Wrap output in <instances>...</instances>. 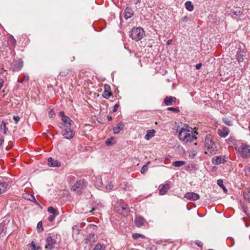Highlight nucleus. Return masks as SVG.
Returning <instances> with one entry per match:
<instances>
[{"label": "nucleus", "mask_w": 250, "mask_h": 250, "mask_svg": "<svg viewBox=\"0 0 250 250\" xmlns=\"http://www.w3.org/2000/svg\"><path fill=\"white\" fill-rule=\"evenodd\" d=\"M37 229L38 230V231L39 232H41L43 230L42 224L41 222H40L38 223Z\"/></svg>", "instance_id": "obj_39"}, {"label": "nucleus", "mask_w": 250, "mask_h": 250, "mask_svg": "<svg viewBox=\"0 0 250 250\" xmlns=\"http://www.w3.org/2000/svg\"><path fill=\"white\" fill-rule=\"evenodd\" d=\"M217 184L218 186H219L220 187H222L224 186L223 185V180L219 179L217 180Z\"/></svg>", "instance_id": "obj_44"}, {"label": "nucleus", "mask_w": 250, "mask_h": 250, "mask_svg": "<svg viewBox=\"0 0 250 250\" xmlns=\"http://www.w3.org/2000/svg\"><path fill=\"white\" fill-rule=\"evenodd\" d=\"M72 59H73L72 61H73L75 60V57H73V58H72Z\"/></svg>", "instance_id": "obj_64"}, {"label": "nucleus", "mask_w": 250, "mask_h": 250, "mask_svg": "<svg viewBox=\"0 0 250 250\" xmlns=\"http://www.w3.org/2000/svg\"><path fill=\"white\" fill-rule=\"evenodd\" d=\"M171 42H172V41L171 40H168L167 42V44H170Z\"/></svg>", "instance_id": "obj_61"}, {"label": "nucleus", "mask_w": 250, "mask_h": 250, "mask_svg": "<svg viewBox=\"0 0 250 250\" xmlns=\"http://www.w3.org/2000/svg\"><path fill=\"white\" fill-rule=\"evenodd\" d=\"M124 17L127 20L132 17L134 14L133 10L130 7H126L124 12Z\"/></svg>", "instance_id": "obj_14"}, {"label": "nucleus", "mask_w": 250, "mask_h": 250, "mask_svg": "<svg viewBox=\"0 0 250 250\" xmlns=\"http://www.w3.org/2000/svg\"><path fill=\"white\" fill-rule=\"evenodd\" d=\"M155 132V131L154 129L148 130L145 136V138L147 140H150L154 136Z\"/></svg>", "instance_id": "obj_20"}, {"label": "nucleus", "mask_w": 250, "mask_h": 250, "mask_svg": "<svg viewBox=\"0 0 250 250\" xmlns=\"http://www.w3.org/2000/svg\"><path fill=\"white\" fill-rule=\"evenodd\" d=\"M111 95V92L108 90H104L103 93V96L107 99Z\"/></svg>", "instance_id": "obj_33"}, {"label": "nucleus", "mask_w": 250, "mask_h": 250, "mask_svg": "<svg viewBox=\"0 0 250 250\" xmlns=\"http://www.w3.org/2000/svg\"><path fill=\"white\" fill-rule=\"evenodd\" d=\"M112 138H110L106 140L105 141V145L107 146H109L112 145Z\"/></svg>", "instance_id": "obj_42"}, {"label": "nucleus", "mask_w": 250, "mask_h": 250, "mask_svg": "<svg viewBox=\"0 0 250 250\" xmlns=\"http://www.w3.org/2000/svg\"><path fill=\"white\" fill-rule=\"evenodd\" d=\"M136 2H137L138 1H139L140 0H134Z\"/></svg>", "instance_id": "obj_63"}, {"label": "nucleus", "mask_w": 250, "mask_h": 250, "mask_svg": "<svg viewBox=\"0 0 250 250\" xmlns=\"http://www.w3.org/2000/svg\"><path fill=\"white\" fill-rule=\"evenodd\" d=\"M246 53L244 51H242L241 50H240L239 52H237V59L238 61V62H242L243 61V57L246 55Z\"/></svg>", "instance_id": "obj_22"}, {"label": "nucleus", "mask_w": 250, "mask_h": 250, "mask_svg": "<svg viewBox=\"0 0 250 250\" xmlns=\"http://www.w3.org/2000/svg\"><path fill=\"white\" fill-rule=\"evenodd\" d=\"M179 138L182 142L187 143L193 141L196 139V137L187 126L185 128L182 127L180 129L179 131Z\"/></svg>", "instance_id": "obj_1"}, {"label": "nucleus", "mask_w": 250, "mask_h": 250, "mask_svg": "<svg viewBox=\"0 0 250 250\" xmlns=\"http://www.w3.org/2000/svg\"><path fill=\"white\" fill-rule=\"evenodd\" d=\"M54 114V113L51 114V112H50V113H49L50 117H52V115H53Z\"/></svg>", "instance_id": "obj_62"}, {"label": "nucleus", "mask_w": 250, "mask_h": 250, "mask_svg": "<svg viewBox=\"0 0 250 250\" xmlns=\"http://www.w3.org/2000/svg\"><path fill=\"white\" fill-rule=\"evenodd\" d=\"M113 186L111 184V183L110 182V184L106 187V189L107 190H110L112 188Z\"/></svg>", "instance_id": "obj_49"}, {"label": "nucleus", "mask_w": 250, "mask_h": 250, "mask_svg": "<svg viewBox=\"0 0 250 250\" xmlns=\"http://www.w3.org/2000/svg\"><path fill=\"white\" fill-rule=\"evenodd\" d=\"M221 188H223V189L225 192H226L227 191V189L224 186Z\"/></svg>", "instance_id": "obj_59"}, {"label": "nucleus", "mask_w": 250, "mask_h": 250, "mask_svg": "<svg viewBox=\"0 0 250 250\" xmlns=\"http://www.w3.org/2000/svg\"><path fill=\"white\" fill-rule=\"evenodd\" d=\"M202 66V63H198L195 66V67H196V69H197V70H199L201 68V67Z\"/></svg>", "instance_id": "obj_52"}, {"label": "nucleus", "mask_w": 250, "mask_h": 250, "mask_svg": "<svg viewBox=\"0 0 250 250\" xmlns=\"http://www.w3.org/2000/svg\"><path fill=\"white\" fill-rule=\"evenodd\" d=\"M112 117H111V116H108V117H107V120H108V121H111V120H112Z\"/></svg>", "instance_id": "obj_60"}, {"label": "nucleus", "mask_w": 250, "mask_h": 250, "mask_svg": "<svg viewBox=\"0 0 250 250\" xmlns=\"http://www.w3.org/2000/svg\"><path fill=\"white\" fill-rule=\"evenodd\" d=\"M185 7L189 11H192L194 9V6L192 2L190 1H188L185 3Z\"/></svg>", "instance_id": "obj_24"}, {"label": "nucleus", "mask_w": 250, "mask_h": 250, "mask_svg": "<svg viewBox=\"0 0 250 250\" xmlns=\"http://www.w3.org/2000/svg\"><path fill=\"white\" fill-rule=\"evenodd\" d=\"M96 238V236L94 233H90L84 239V242L88 245L91 244L95 242Z\"/></svg>", "instance_id": "obj_13"}, {"label": "nucleus", "mask_w": 250, "mask_h": 250, "mask_svg": "<svg viewBox=\"0 0 250 250\" xmlns=\"http://www.w3.org/2000/svg\"><path fill=\"white\" fill-rule=\"evenodd\" d=\"M13 119L15 121V123L17 124L20 120V118L19 116H14L13 117Z\"/></svg>", "instance_id": "obj_48"}, {"label": "nucleus", "mask_w": 250, "mask_h": 250, "mask_svg": "<svg viewBox=\"0 0 250 250\" xmlns=\"http://www.w3.org/2000/svg\"><path fill=\"white\" fill-rule=\"evenodd\" d=\"M110 88V87L109 85L106 84L104 85V90H108Z\"/></svg>", "instance_id": "obj_56"}, {"label": "nucleus", "mask_w": 250, "mask_h": 250, "mask_svg": "<svg viewBox=\"0 0 250 250\" xmlns=\"http://www.w3.org/2000/svg\"><path fill=\"white\" fill-rule=\"evenodd\" d=\"M134 223L135 226L138 228H141L146 223V219L141 216H137L135 218Z\"/></svg>", "instance_id": "obj_9"}, {"label": "nucleus", "mask_w": 250, "mask_h": 250, "mask_svg": "<svg viewBox=\"0 0 250 250\" xmlns=\"http://www.w3.org/2000/svg\"><path fill=\"white\" fill-rule=\"evenodd\" d=\"M62 134L67 139H70L74 137L75 132L70 128H67L62 130Z\"/></svg>", "instance_id": "obj_7"}, {"label": "nucleus", "mask_w": 250, "mask_h": 250, "mask_svg": "<svg viewBox=\"0 0 250 250\" xmlns=\"http://www.w3.org/2000/svg\"><path fill=\"white\" fill-rule=\"evenodd\" d=\"M55 217V214H52L49 216L48 220L50 222H52L54 220Z\"/></svg>", "instance_id": "obj_43"}, {"label": "nucleus", "mask_w": 250, "mask_h": 250, "mask_svg": "<svg viewBox=\"0 0 250 250\" xmlns=\"http://www.w3.org/2000/svg\"><path fill=\"white\" fill-rule=\"evenodd\" d=\"M102 205L101 204H97L96 207H94L92 208L91 210L89 211L90 212H92L94 211H99V207H101Z\"/></svg>", "instance_id": "obj_34"}, {"label": "nucleus", "mask_w": 250, "mask_h": 250, "mask_svg": "<svg viewBox=\"0 0 250 250\" xmlns=\"http://www.w3.org/2000/svg\"><path fill=\"white\" fill-rule=\"evenodd\" d=\"M119 107V104H116L114 105L113 108L112 109V112H115L117 111L118 108Z\"/></svg>", "instance_id": "obj_45"}, {"label": "nucleus", "mask_w": 250, "mask_h": 250, "mask_svg": "<svg viewBox=\"0 0 250 250\" xmlns=\"http://www.w3.org/2000/svg\"><path fill=\"white\" fill-rule=\"evenodd\" d=\"M48 165L50 167H59L61 166V162L58 160H54L51 157L48 158Z\"/></svg>", "instance_id": "obj_15"}, {"label": "nucleus", "mask_w": 250, "mask_h": 250, "mask_svg": "<svg viewBox=\"0 0 250 250\" xmlns=\"http://www.w3.org/2000/svg\"><path fill=\"white\" fill-rule=\"evenodd\" d=\"M244 197L247 199L250 203V188L248 189V192L245 193Z\"/></svg>", "instance_id": "obj_36"}, {"label": "nucleus", "mask_w": 250, "mask_h": 250, "mask_svg": "<svg viewBox=\"0 0 250 250\" xmlns=\"http://www.w3.org/2000/svg\"><path fill=\"white\" fill-rule=\"evenodd\" d=\"M46 244L45 245V248L52 250L55 247V245L56 243V241L55 239H53L52 236H48L46 240Z\"/></svg>", "instance_id": "obj_8"}, {"label": "nucleus", "mask_w": 250, "mask_h": 250, "mask_svg": "<svg viewBox=\"0 0 250 250\" xmlns=\"http://www.w3.org/2000/svg\"><path fill=\"white\" fill-rule=\"evenodd\" d=\"M133 238L134 239H137L138 238H139V237H141L142 238H145V236L142 235V234H139V233H134L133 235Z\"/></svg>", "instance_id": "obj_35"}, {"label": "nucleus", "mask_w": 250, "mask_h": 250, "mask_svg": "<svg viewBox=\"0 0 250 250\" xmlns=\"http://www.w3.org/2000/svg\"><path fill=\"white\" fill-rule=\"evenodd\" d=\"M106 246L104 244L98 243L95 246L93 250H105Z\"/></svg>", "instance_id": "obj_23"}, {"label": "nucleus", "mask_w": 250, "mask_h": 250, "mask_svg": "<svg viewBox=\"0 0 250 250\" xmlns=\"http://www.w3.org/2000/svg\"><path fill=\"white\" fill-rule=\"evenodd\" d=\"M185 164V162L183 161H175L172 163L173 166L175 167H180Z\"/></svg>", "instance_id": "obj_29"}, {"label": "nucleus", "mask_w": 250, "mask_h": 250, "mask_svg": "<svg viewBox=\"0 0 250 250\" xmlns=\"http://www.w3.org/2000/svg\"><path fill=\"white\" fill-rule=\"evenodd\" d=\"M3 84V81L2 80L0 79V90L1 89V87H2Z\"/></svg>", "instance_id": "obj_57"}, {"label": "nucleus", "mask_w": 250, "mask_h": 250, "mask_svg": "<svg viewBox=\"0 0 250 250\" xmlns=\"http://www.w3.org/2000/svg\"><path fill=\"white\" fill-rule=\"evenodd\" d=\"M119 206L121 208L117 209V211L124 216L127 215L128 212V205L123 201H121L119 203Z\"/></svg>", "instance_id": "obj_5"}, {"label": "nucleus", "mask_w": 250, "mask_h": 250, "mask_svg": "<svg viewBox=\"0 0 250 250\" xmlns=\"http://www.w3.org/2000/svg\"><path fill=\"white\" fill-rule=\"evenodd\" d=\"M1 126V128L2 127H3L4 130V133H5L6 132V124H5V123L4 121L2 122Z\"/></svg>", "instance_id": "obj_47"}, {"label": "nucleus", "mask_w": 250, "mask_h": 250, "mask_svg": "<svg viewBox=\"0 0 250 250\" xmlns=\"http://www.w3.org/2000/svg\"><path fill=\"white\" fill-rule=\"evenodd\" d=\"M31 246H32V248H33V250H38V249H39L40 248V247H37L36 246V245H35V243H34L33 241H32V242H31Z\"/></svg>", "instance_id": "obj_41"}, {"label": "nucleus", "mask_w": 250, "mask_h": 250, "mask_svg": "<svg viewBox=\"0 0 250 250\" xmlns=\"http://www.w3.org/2000/svg\"><path fill=\"white\" fill-rule=\"evenodd\" d=\"M59 114H60V116H61L62 119V118H63V117L66 116L64 115V112L63 111H60L59 112Z\"/></svg>", "instance_id": "obj_54"}, {"label": "nucleus", "mask_w": 250, "mask_h": 250, "mask_svg": "<svg viewBox=\"0 0 250 250\" xmlns=\"http://www.w3.org/2000/svg\"><path fill=\"white\" fill-rule=\"evenodd\" d=\"M242 12L240 10L234 11L231 10L230 15L232 18L235 19H238L239 16L242 14Z\"/></svg>", "instance_id": "obj_21"}, {"label": "nucleus", "mask_w": 250, "mask_h": 250, "mask_svg": "<svg viewBox=\"0 0 250 250\" xmlns=\"http://www.w3.org/2000/svg\"><path fill=\"white\" fill-rule=\"evenodd\" d=\"M226 162L225 158L222 156H217L212 159V163L215 165L224 163Z\"/></svg>", "instance_id": "obj_12"}, {"label": "nucleus", "mask_w": 250, "mask_h": 250, "mask_svg": "<svg viewBox=\"0 0 250 250\" xmlns=\"http://www.w3.org/2000/svg\"><path fill=\"white\" fill-rule=\"evenodd\" d=\"M229 129L227 127H224L222 129L218 130L219 135L223 138L226 137L229 135Z\"/></svg>", "instance_id": "obj_16"}, {"label": "nucleus", "mask_w": 250, "mask_h": 250, "mask_svg": "<svg viewBox=\"0 0 250 250\" xmlns=\"http://www.w3.org/2000/svg\"><path fill=\"white\" fill-rule=\"evenodd\" d=\"M196 244L199 246V247H202L203 244L201 241H197L196 242Z\"/></svg>", "instance_id": "obj_55"}, {"label": "nucleus", "mask_w": 250, "mask_h": 250, "mask_svg": "<svg viewBox=\"0 0 250 250\" xmlns=\"http://www.w3.org/2000/svg\"><path fill=\"white\" fill-rule=\"evenodd\" d=\"M8 184L5 182L0 183V194L4 193L7 188Z\"/></svg>", "instance_id": "obj_26"}, {"label": "nucleus", "mask_w": 250, "mask_h": 250, "mask_svg": "<svg viewBox=\"0 0 250 250\" xmlns=\"http://www.w3.org/2000/svg\"><path fill=\"white\" fill-rule=\"evenodd\" d=\"M167 109L168 111L174 112H176V113H178V112H179V110L178 109L176 108H175V107H168Z\"/></svg>", "instance_id": "obj_40"}, {"label": "nucleus", "mask_w": 250, "mask_h": 250, "mask_svg": "<svg viewBox=\"0 0 250 250\" xmlns=\"http://www.w3.org/2000/svg\"><path fill=\"white\" fill-rule=\"evenodd\" d=\"M176 98L175 97H166L164 100V103L166 105H170L173 102H175Z\"/></svg>", "instance_id": "obj_17"}, {"label": "nucleus", "mask_w": 250, "mask_h": 250, "mask_svg": "<svg viewBox=\"0 0 250 250\" xmlns=\"http://www.w3.org/2000/svg\"><path fill=\"white\" fill-rule=\"evenodd\" d=\"M28 199L30 201H33L35 203L36 202V200L34 196L32 195H30V198H29Z\"/></svg>", "instance_id": "obj_50"}, {"label": "nucleus", "mask_w": 250, "mask_h": 250, "mask_svg": "<svg viewBox=\"0 0 250 250\" xmlns=\"http://www.w3.org/2000/svg\"><path fill=\"white\" fill-rule=\"evenodd\" d=\"M245 170L247 174H250V167H246Z\"/></svg>", "instance_id": "obj_51"}, {"label": "nucleus", "mask_w": 250, "mask_h": 250, "mask_svg": "<svg viewBox=\"0 0 250 250\" xmlns=\"http://www.w3.org/2000/svg\"><path fill=\"white\" fill-rule=\"evenodd\" d=\"M84 181L83 180H79L77 181L76 183L72 187V189L76 191L78 193L80 194L82 190L84 188Z\"/></svg>", "instance_id": "obj_6"}, {"label": "nucleus", "mask_w": 250, "mask_h": 250, "mask_svg": "<svg viewBox=\"0 0 250 250\" xmlns=\"http://www.w3.org/2000/svg\"><path fill=\"white\" fill-rule=\"evenodd\" d=\"M8 41L9 44L15 47L16 45L17 41L12 35H10L8 37Z\"/></svg>", "instance_id": "obj_27"}, {"label": "nucleus", "mask_w": 250, "mask_h": 250, "mask_svg": "<svg viewBox=\"0 0 250 250\" xmlns=\"http://www.w3.org/2000/svg\"><path fill=\"white\" fill-rule=\"evenodd\" d=\"M29 80V76L28 75H25L23 77V79L22 81H21V82L22 83L24 81H27Z\"/></svg>", "instance_id": "obj_46"}, {"label": "nucleus", "mask_w": 250, "mask_h": 250, "mask_svg": "<svg viewBox=\"0 0 250 250\" xmlns=\"http://www.w3.org/2000/svg\"><path fill=\"white\" fill-rule=\"evenodd\" d=\"M147 170H148L147 166L146 165H144L143 167H142L141 172L142 174H144L147 171Z\"/></svg>", "instance_id": "obj_38"}, {"label": "nucleus", "mask_w": 250, "mask_h": 250, "mask_svg": "<svg viewBox=\"0 0 250 250\" xmlns=\"http://www.w3.org/2000/svg\"><path fill=\"white\" fill-rule=\"evenodd\" d=\"M71 72V70L69 69H67L64 70H62L60 72L59 75L61 76L64 77L67 76L70 72Z\"/></svg>", "instance_id": "obj_31"}, {"label": "nucleus", "mask_w": 250, "mask_h": 250, "mask_svg": "<svg viewBox=\"0 0 250 250\" xmlns=\"http://www.w3.org/2000/svg\"><path fill=\"white\" fill-rule=\"evenodd\" d=\"M235 149L243 158H247L250 156V146L249 145L242 144L238 148H235Z\"/></svg>", "instance_id": "obj_4"}, {"label": "nucleus", "mask_w": 250, "mask_h": 250, "mask_svg": "<svg viewBox=\"0 0 250 250\" xmlns=\"http://www.w3.org/2000/svg\"><path fill=\"white\" fill-rule=\"evenodd\" d=\"M4 141V138L2 135H0V146H1Z\"/></svg>", "instance_id": "obj_53"}, {"label": "nucleus", "mask_w": 250, "mask_h": 250, "mask_svg": "<svg viewBox=\"0 0 250 250\" xmlns=\"http://www.w3.org/2000/svg\"><path fill=\"white\" fill-rule=\"evenodd\" d=\"M205 148H206V153L209 155H213L217 150L216 144L213 140V137L210 135H207L205 139Z\"/></svg>", "instance_id": "obj_2"}, {"label": "nucleus", "mask_w": 250, "mask_h": 250, "mask_svg": "<svg viewBox=\"0 0 250 250\" xmlns=\"http://www.w3.org/2000/svg\"><path fill=\"white\" fill-rule=\"evenodd\" d=\"M223 122L227 125H232V121L228 118H224L222 119Z\"/></svg>", "instance_id": "obj_30"}, {"label": "nucleus", "mask_w": 250, "mask_h": 250, "mask_svg": "<svg viewBox=\"0 0 250 250\" xmlns=\"http://www.w3.org/2000/svg\"><path fill=\"white\" fill-rule=\"evenodd\" d=\"M185 197L190 200L195 201L199 199L200 196L198 194L195 192H188L186 193Z\"/></svg>", "instance_id": "obj_10"}, {"label": "nucleus", "mask_w": 250, "mask_h": 250, "mask_svg": "<svg viewBox=\"0 0 250 250\" xmlns=\"http://www.w3.org/2000/svg\"><path fill=\"white\" fill-rule=\"evenodd\" d=\"M187 16H185L184 17H183L182 19V21H183V22H186V21H187Z\"/></svg>", "instance_id": "obj_58"}, {"label": "nucleus", "mask_w": 250, "mask_h": 250, "mask_svg": "<svg viewBox=\"0 0 250 250\" xmlns=\"http://www.w3.org/2000/svg\"><path fill=\"white\" fill-rule=\"evenodd\" d=\"M6 225L4 223L0 224V234L2 233L5 232L6 230Z\"/></svg>", "instance_id": "obj_32"}, {"label": "nucleus", "mask_w": 250, "mask_h": 250, "mask_svg": "<svg viewBox=\"0 0 250 250\" xmlns=\"http://www.w3.org/2000/svg\"><path fill=\"white\" fill-rule=\"evenodd\" d=\"M47 211L49 213H52V214H56V210L52 207H49L48 208Z\"/></svg>", "instance_id": "obj_37"}, {"label": "nucleus", "mask_w": 250, "mask_h": 250, "mask_svg": "<svg viewBox=\"0 0 250 250\" xmlns=\"http://www.w3.org/2000/svg\"><path fill=\"white\" fill-rule=\"evenodd\" d=\"M62 120L63 122L64 125L66 127L70 126L71 123L73 122L67 116L63 117Z\"/></svg>", "instance_id": "obj_19"}, {"label": "nucleus", "mask_w": 250, "mask_h": 250, "mask_svg": "<svg viewBox=\"0 0 250 250\" xmlns=\"http://www.w3.org/2000/svg\"><path fill=\"white\" fill-rule=\"evenodd\" d=\"M145 35V31L141 27H133L130 32L129 36L135 41L141 40Z\"/></svg>", "instance_id": "obj_3"}, {"label": "nucleus", "mask_w": 250, "mask_h": 250, "mask_svg": "<svg viewBox=\"0 0 250 250\" xmlns=\"http://www.w3.org/2000/svg\"><path fill=\"white\" fill-rule=\"evenodd\" d=\"M123 124L122 123H120L117 125V126L113 128V131L114 133H119L123 128Z\"/></svg>", "instance_id": "obj_25"}, {"label": "nucleus", "mask_w": 250, "mask_h": 250, "mask_svg": "<svg viewBox=\"0 0 250 250\" xmlns=\"http://www.w3.org/2000/svg\"><path fill=\"white\" fill-rule=\"evenodd\" d=\"M169 188V185L168 184H166L162 186L161 188L159 189V194L160 195H164L165 194L166 192L168 190Z\"/></svg>", "instance_id": "obj_18"}, {"label": "nucleus", "mask_w": 250, "mask_h": 250, "mask_svg": "<svg viewBox=\"0 0 250 250\" xmlns=\"http://www.w3.org/2000/svg\"><path fill=\"white\" fill-rule=\"evenodd\" d=\"M227 142L229 146H232L236 144V139L234 137H231L227 140Z\"/></svg>", "instance_id": "obj_28"}, {"label": "nucleus", "mask_w": 250, "mask_h": 250, "mask_svg": "<svg viewBox=\"0 0 250 250\" xmlns=\"http://www.w3.org/2000/svg\"><path fill=\"white\" fill-rule=\"evenodd\" d=\"M23 66V62L21 60H18L14 62L12 70L13 71H20Z\"/></svg>", "instance_id": "obj_11"}]
</instances>
